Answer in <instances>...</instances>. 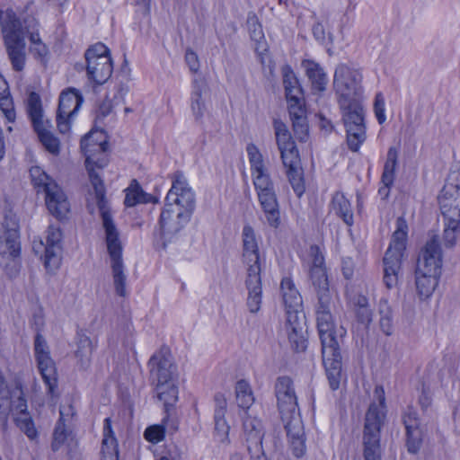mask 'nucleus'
<instances>
[{"instance_id": "nucleus-1", "label": "nucleus", "mask_w": 460, "mask_h": 460, "mask_svg": "<svg viewBox=\"0 0 460 460\" xmlns=\"http://www.w3.org/2000/svg\"><path fill=\"white\" fill-rule=\"evenodd\" d=\"M107 147L106 136L102 130H93L81 140V148L86 156V168L93 188V193L89 194L87 207L92 214L94 212L95 206L100 211L115 292L119 296H126L127 274L122 259V243L109 211L104 184L95 171V168L101 169L107 164Z\"/></svg>"}, {"instance_id": "nucleus-2", "label": "nucleus", "mask_w": 460, "mask_h": 460, "mask_svg": "<svg viewBox=\"0 0 460 460\" xmlns=\"http://www.w3.org/2000/svg\"><path fill=\"white\" fill-rule=\"evenodd\" d=\"M332 297L318 300L316 306V322L322 342L323 362L327 373L330 386L338 389L341 381V355L340 352L339 337L345 334V330L336 326L332 314Z\"/></svg>"}, {"instance_id": "nucleus-3", "label": "nucleus", "mask_w": 460, "mask_h": 460, "mask_svg": "<svg viewBox=\"0 0 460 460\" xmlns=\"http://www.w3.org/2000/svg\"><path fill=\"white\" fill-rule=\"evenodd\" d=\"M374 395L377 402L370 404L366 413L362 436L364 460H382L381 428L385 419V396L382 386H376Z\"/></svg>"}, {"instance_id": "nucleus-4", "label": "nucleus", "mask_w": 460, "mask_h": 460, "mask_svg": "<svg viewBox=\"0 0 460 460\" xmlns=\"http://www.w3.org/2000/svg\"><path fill=\"white\" fill-rule=\"evenodd\" d=\"M0 26L4 45L12 67L17 72L24 69L26 64L25 31L15 13L7 8L0 10Z\"/></svg>"}, {"instance_id": "nucleus-5", "label": "nucleus", "mask_w": 460, "mask_h": 460, "mask_svg": "<svg viewBox=\"0 0 460 460\" xmlns=\"http://www.w3.org/2000/svg\"><path fill=\"white\" fill-rule=\"evenodd\" d=\"M273 128L282 163L287 168L288 181L297 197H301L305 191V184L296 143L287 125L282 120L274 119Z\"/></svg>"}, {"instance_id": "nucleus-6", "label": "nucleus", "mask_w": 460, "mask_h": 460, "mask_svg": "<svg viewBox=\"0 0 460 460\" xmlns=\"http://www.w3.org/2000/svg\"><path fill=\"white\" fill-rule=\"evenodd\" d=\"M32 184L38 191L45 193V203L51 215L58 219L66 217L70 212V203L62 188L40 166L30 170Z\"/></svg>"}, {"instance_id": "nucleus-7", "label": "nucleus", "mask_w": 460, "mask_h": 460, "mask_svg": "<svg viewBox=\"0 0 460 460\" xmlns=\"http://www.w3.org/2000/svg\"><path fill=\"white\" fill-rule=\"evenodd\" d=\"M408 225L402 217L396 220L389 247L384 257V282L387 288H396L399 283V273L402 261L406 249Z\"/></svg>"}, {"instance_id": "nucleus-8", "label": "nucleus", "mask_w": 460, "mask_h": 460, "mask_svg": "<svg viewBox=\"0 0 460 460\" xmlns=\"http://www.w3.org/2000/svg\"><path fill=\"white\" fill-rule=\"evenodd\" d=\"M362 75L356 69L346 64L337 66L333 87L338 96L340 106L348 105L349 101L358 100L362 94Z\"/></svg>"}, {"instance_id": "nucleus-9", "label": "nucleus", "mask_w": 460, "mask_h": 460, "mask_svg": "<svg viewBox=\"0 0 460 460\" xmlns=\"http://www.w3.org/2000/svg\"><path fill=\"white\" fill-rule=\"evenodd\" d=\"M62 239L60 227L50 225L45 233L44 240L39 239L33 242V251L36 253H43L44 266L49 272H55L61 265Z\"/></svg>"}, {"instance_id": "nucleus-10", "label": "nucleus", "mask_w": 460, "mask_h": 460, "mask_svg": "<svg viewBox=\"0 0 460 460\" xmlns=\"http://www.w3.org/2000/svg\"><path fill=\"white\" fill-rule=\"evenodd\" d=\"M84 57L88 78L97 84H104L111 77L113 70L109 49L99 42L90 47Z\"/></svg>"}, {"instance_id": "nucleus-11", "label": "nucleus", "mask_w": 460, "mask_h": 460, "mask_svg": "<svg viewBox=\"0 0 460 460\" xmlns=\"http://www.w3.org/2000/svg\"><path fill=\"white\" fill-rule=\"evenodd\" d=\"M20 250L17 218L14 215H6L0 222V263L7 265L10 261L16 267Z\"/></svg>"}, {"instance_id": "nucleus-12", "label": "nucleus", "mask_w": 460, "mask_h": 460, "mask_svg": "<svg viewBox=\"0 0 460 460\" xmlns=\"http://www.w3.org/2000/svg\"><path fill=\"white\" fill-rule=\"evenodd\" d=\"M190 218V215L179 210V208L164 205L159 221L160 238L164 249L178 240L181 231Z\"/></svg>"}, {"instance_id": "nucleus-13", "label": "nucleus", "mask_w": 460, "mask_h": 460, "mask_svg": "<svg viewBox=\"0 0 460 460\" xmlns=\"http://www.w3.org/2000/svg\"><path fill=\"white\" fill-rule=\"evenodd\" d=\"M165 205L179 208L191 216L195 208V194L183 173L176 172L172 176V184L169 190Z\"/></svg>"}, {"instance_id": "nucleus-14", "label": "nucleus", "mask_w": 460, "mask_h": 460, "mask_svg": "<svg viewBox=\"0 0 460 460\" xmlns=\"http://www.w3.org/2000/svg\"><path fill=\"white\" fill-rule=\"evenodd\" d=\"M444 219L460 220V171H451L438 197Z\"/></svg>"}, {"instance_id": "nucleus-15", "label": "nucleus", "mask_w": 460, "mask_h": 460, "mask_svg": "<svg viewBox=\"0 0 460 460\" xmlns=\"http://www.w3.org/2000/svg\"><path fill=\"white\" fill-rule=\"evenodd\" d=\"M275 391L283 422L300 418L292 380L288 376L278 378Z\"/></svg>"}, {"instance_id": "nucleus-16", "label": "nucleus", "mask_w": 460, "mask_h": 460, "mask_svg": "<svg viewBox=\"0 0 460 460\" xmlns=\"http://www.w3.org/2000/svg\"><path fill=\"white\" fill-rule=\"evenodd\" d=\"M310 256L312 258V265L309 269V278L316 291L318 300H325L332 297L324 257L318 246H311Z\"/></svg>"}, {"instance_id": "nucleus-17", "label": "nucleus", "mask_w": 460, "mask_h": 460, "mask_svg": "<svg viewBox=\"0 0 460 460\" xmlns=\"http://www.w3.org/2000/svg\"><path fill=\"white\" fill-rule=\"evenodd\" d=\"M83 102V97L75 89L62 92L57 115L58 128L60 133L70 129V119L78 111Z\"/></svg>"}, {"instance_id": "nucleus-18", "label": "nucleus", "mask_w": 460, "mask_h": 460, "mask_svg": "<svg viewBox=\"0 0 460 460\" xmlns=\"http://www.w3.org/2000/svg\"><path fill=\"white\" fill-rule=\"evenodd\" d=\"M148 365L151 377L156 384H165L174 380L176 367L167 349H162L154 354L149 359Z\"/></svg>"}, {"instance_id": "nucleus-19", "label": "nucleus", "mask_w": 460, "mask_h": 460, "mask_svg": "<svg viewBox=\"0 0 460 460\" xmlns=\"http://www.w3.org/2000/svg\"><path fill=\"white\" fill-rule=\"evenodd\" d=\"M442 252L438 236H432L423 248L417 263L416 270L440 275Z\"/></svg>"}, {"instance_id": "nucleus-20", "label": "nucleus", "mask_w": 460, "mask_h": 460, "mask_svg": "<svg viewBox=\"0 0 460 460\" xmlns=\"http://www.w3.org/2000/svg\"><path fill=\"white\" fill-rule=\"evenodd\" d=\"M208 87L204 79H194L190 93V111L195 121L201 123L208 111Z\"/></svg>"}, {"instance_id": "nucleus-21", "label": "nucleus", "mask_w": 460, "mask_h": 460, "mask_svg": "<svg viewBox=\"0 0 460 460\" xmlns=\"http://www.w3.org/2000/svg\"><path fill=\"white\" fill-rule=\"evenodd\" d=\"M280 291L288 317L291 314L303 315L301 312L302 296L289 278H284L280 283Z\"/></svg>"}, {"instance_id": "nucleus-22", "label": "nucleus", "mask_w": 460, "mask_h": 460, "mask_svg": "<svg viewBox=\"0 0 460 460\" xmlns=\"http://www.w3.org/2000/svg\"><path fill=\"white\" fill-rule=\"evenodd\" d=\"M214 436L219 442H228L230 426L226 419L227 402L223 394L215 396Z\"/></svg>"}, {"instance_id": "nucleus-23", "label": "nucleus", "mask_w": 460, "mask_h": 460, "mask_svg": "<svg viewBox=\"0 0 460 460\" xmlns=\"http://www.w3.org/2000/svg\"><path fill=\"white\" fill-rule=\"evenodd\" d=\"M304 315L291 314L287 317V332L289 342L296 351L306 348Z\"/></svg>"}, {"instance_id": "nucleus-24", "label": "nucleus", "mask_w": 460, "mask_h": 460, "mask_svg": "<svg viewBox=\"0 0 460 460\" xmlns=\"http://www.w3.org/2000/svg\"><path fill=\"white\" fill-rule=\"evenodd\" d=\"M284 423L294 455L296 457L304 456L305 452V438L301 418H296Z\"/></svg>"}, {"instance_id": "nucleus-25", "label": "nucleus", "mask_w": 460, "mask_h": 460, "mask_svg": "<svg viewBox=\"0 0 460 460\" xmlns=\"http://www.w3.org/2000/svg\"><path fill=\"white\" fill-rule=\"evenodd\" d=\"M407 432V446L411 453H416L420 444V420L412 409H408L402 417Z\"/></svg>"}, {"instance_id": "nucleus-26", "label": "nucleus", "mask_w": 460, "mask_h": 460, "mask_svg": "<svg viewBox=\"0 0 460 460\" xmlns=\"http://www.w3.org/2000/svg\"><path fill=\"white\" fill-rule=\"evenodd\" d=\"M259 201L265 213L268 224L274 228L280 225V213L274 190L258 193Z\"/></svg>"}, {"instance_id": "nucleus-27", "label": "nucleus", "mask_w": 460, "mask_h": 460, "mask_svg": "<svg viewBox=\"0 0 460 460\" xmlns=\"http://www.w3.org/2000/svg\"><path fill=\"white\" fill-rule=\"evenodd\" d=\"M247 26L251 39L255 42V51L261 63H264V57L268 53L269 46L265 40L262 26L255 14H250L247 18Z\"/></svg>"}, {"instance_id": "nucleus-28", "label": "nucleus", "mask_w": 460, "mask_h": 460, "mask_svg": "<svg viewBox=\"0 0 460 460\" xmlns=\"http://www.w3.org/2000/svg\"><path fill=\"white\" fill-rule=\"evenodd\" d=\"M23 30L25 31V36H28L31 46V51L36 57V58L40 59V61L45 62L46 58L49 54V49L47 46L41 41L37 26L38 23L34 19L25 20L23 22Z\"/></svg>"}, {"instance_id": "nucleus-29", "label": "nucleus", "mask_w": 460, "mask_h": 460, "mask_svg": "<svg viewBox=\"0 0 460 460\" xmlns=\"http://www.w3.org/2000/svg\"><path fill=\"white\" fill-rule=\"evenodd\" d=\"M38 370L48 388V393L54 396L58 387V371L52 357L36 361Z\"/></svg>"}, {"instance_id": "nucleus-30", "label": "nucleus", "mask_w": 460, "mask_h": 460, "mask_svg": "<svg viewBox=\"0 0 460 460\" xmlns=\"http://www.w3.org/2000/svg\"><path fill=\"white\" fill-rule=\"evenodd\" d=\"M348 102V105L340 106L342 111V118L346 129L365 126L364 109L359 102V99Z\"/></svg>"}, {"instance_id": "nucleus-31", "label": "nucleus", "mask_w": 460, "mask_h": 460, "mask_svg": "<svg viewBox=\"0 0 460 460\" xmlns=\"http://www.w3.org/2000/svg\"><path fill=\"white\" fill-rule=\"evenodd\" d=\"M302 66L312 84L314 92H323L326 89L327 77L320 65L313 60H304Z\"/></svg>"}, {"instance_id": "nucleus-32", "label": "nucleus", "mask_w": 460, "mask_h": 460, "mask_svg": "<svg viewBox=\"0 0 460 460\" xmlns=\"http://www.w3.org/2000/svg\"><path fill=\"white\" fill-rule=\"evenodd\" d=\"M243 428L247 443L262 441L263 427L261 420L252 411H245L243 416Z\"/></svg>"}, {"instance_id": "nucleus-33", "label": "nucleus", "mask_w": 460, "mask_h": 460, "mask_svg": "<svg viewBox=\"0 0 460 460\" xmlns=\"http://www.w3.org/2000/svg\"><path fill=\"white\" fill-rule=\"evenodd\" d=\"M102 457V460H119L118 444L109 418L104 420Z\"/></svg>"}, {"instance_id": "nucleus-34", "label": "nucleus", "mask_w": 460, "mask_h": 460, "mask_svg": "<svg viewBox=\"0 0 460 460\" xmlns=\"http://www.w3.org/2000/svg\"><path fill=\"white\" fill-rule=\"evenodd\" d=\"M416 290L421 299L429 298L438 286L440 275L416 270Z\"/></svg>"}, {"instance_id": "nucleus-35", "label": "nucleus", "mask_w": 460, "mask_h": 460, "mask_svg": "<svg viewBox=\"0 0 460 460\" xmlns=\"http://www.w3.org/2000/svg\"><path fill=\"white\" fill-rule=\"evenodd\" d=\"M242 261L246 270L245 281L256 284V281H261V272L264 258L260 254H242Z\"/></svg>"}, {"instance_id": "nucleus-36", "label": "nucleus", "mask_w": 460, "mask_h": 460, "mask_svg": "<svg viewBox=\"0 0 460 460\" xmlns=\"http://www.w3.org/2000/svg\"><path fill=\"white\" fill-rule=\"evenodd\" d=\"M27 111L34 129L49 124V121L44 119L40 98L36 93H30L27 102Z\"/></svg>"}, {"instance_id": "nucleus-37", "label": "nucleus", "mask_w": 460, "mask_h": 460, "mask_svg": "<svg viewBox=\"0 0 460 460\" xmlns=\"http://www.w3.org/2000/svg\"><path fill=\"white\" fill-rule=\"evenodd\" d=\"M235 400L240 408L249 411L255 398L250 384L244 380H238L234 386Z\"/></svg>"}, {"instance_id": "nucleus-38", "label": "nucleus", "mask_w": 460, "mask_h": 460, "mask_svg": "<svg viewBox=\"0 0 460 460\" xmlns=\"http://www.w3.org/2000/svg\"><path fill=\"white\" fill-rule=\"evenodd\" d=\"M332 210L348 225L353 224V214L350 203L341 192H336L332 200Z\"/></svg>"}, {"instance_id": "nucleus-39", "label": "nucleus", "mask_w": 460, "mask_h": 460, "mask_svg": "<svg viewBox=\"0 0 460 460\" xmlns=\"http://www.w3.org/2000/svg\"><path fill=\"white\" fill-rule=\"evenodd\" d=\"M155 389L158 399L164 402L166 410L168 406L173 405L178 400V387L175 385V380L165 384H156Z\"/></svg>"}, {"instance_id": "nucleus-40", "label": "nucleus", "mask_w": 460, "mask_h": 460, "mask_svg": "<svg viewBox=\"0 0 460 460\" xmlns=\"http://www.w3.org/2000/svg\"><path fill=\"white\" fill-rule=\"evenodd\" d=\"M259 239L254 229L246 225L242 231V254H260Z\"/></svg>"}, {"instance_id": "nucleus-41", "label": "nucleus", "mask_w": 460, "mask_h": 460, "mask_svg": "<svg viewBox=\"0 0 460 460\" xmlns=\"http://www.w3.org/2000/svg\"><path fill=\"white\" fill-rule=\"evenodd\" d=\"M281 73L286 98L303 95L302 88L292 68L289 66H284L281 69Z\"/></svg>"}, {"instance_id": "nucleus-42", "label": "nucleus", "mask_w": 460, "mask_h": 460, "mask_svg": "<svg viewBox=\"0 0 460 460\" xmlns=\"http://www.w3.org/2000/svg\"><path fill=\"white\" fill-rule=\"evenodd\" d=\"M93 350V342L89 337L84 336L79 339L75 357L82 368L86 369L89 367Z\"/></svg>"}, {"instance_id": "nucleus-43", "label": "nucleus", "mask_w": 460, "mask_h": 460, "mask_svg": "<svg viewBox=\"0 0 460 460\" xmlns=\"http://www.w3.org/2000/svg\"><path fill=\"white\" fill-rule=\"evenodd\" d=\"M60 419L58 421L56 428L53 433V441L51 443V447L54 451H58L61 448L70 438V433L66 430L64 424V417L66 415V409L61 408L60 411Z\"/></svg>"}, {"instance_id": "nucleus-44", "label": "nucleus", "mask_w": 460, "mask_h": 460, "mask_svg": "<svg viewBox=\"0 0 460 460\" xmlns=\"http://www.w3.org/2000/svg\"><path fill=\"white\" fill-rule=\"evenodd\" d=\"M398 152L395 147H390L387 152V158L384 166L382 174V183L385 185H393L395 170L397 167Z\"/></svg>"}, {"instance_id": "nucleus-45", "label": "nucleus", "mask_w": 460, "mask_h": 460, "mask_svg": "<svg viewBox=\"0 0 460 460\" xmlns=\"http://www.w3.org/2000/svg\"><path fill=\"white\" fill-rule=\"evenodd\" d=\"M245 285L248 289L247 306L252 314H256L259 312L261 305V281H256V284L245 281Z\"/></svg>"}, {"instance_id": "nucleus-46", "label": "nucleus", "mask_w": 460, "mask_h": 460, "mask_svg": "<svg viewBox=\"0 0 460 460\" xmlns=\"http://www.w3.org/2000/svg\"><path fill=\"white\" fill-rule=\"evenodd\" d=\"M49 125L46 124L40 127V128H35V131L46 150L53 155H58L60 150L59 140L49 132Z\"/></svg>"}, {"instance_id": "nucleus-47", "label": "nucleus", "mask_w": 460, "mask_h": 460, "mask_svg": "<svg viewBox=\"0 0 460 460\" xmlns=\"http://www.w3.org/2000/svg\"><path fill=\"white\" fill-rule=\"evenodd\" d=\"M288 108L291 120H301L306 119L305 101L303 95H296L287 98Z\"/></svg>"}, {"instance_id": "nucleus-48", "label": "nucleus", "mask_w": 460, "mask_h": 460, "mask_svg": "<svg viewBox=\"0 0 460 460\" xmlns=\"http://www.w3.org/2000/svg\"><path fill=\"white\" fill-rule=\"evenodd\" d=\"M247 154L249 156V162L251 164L252 175L267 172V169L264 164L263 156L255 145H248Z\"/></svg>"}, {"instance_id": "nucleus-49", "label": "nucleus", "mask_w": 460, "mask_h": 460, "mask_svg": "<svg viewBox=\"0 0 460 460\" xmlns=\"http://www.w3.org/2000/svg\"><path fill=\"white\" fill-rule=\"evenodd\" d=\"M346 131L349 148L353 152H357L366 140V127L359 126L358 128H347Z\"/></svg>"}, {"instance_id": "nucleus-50", "label": "nucleus", "mask_w": 460, "mask_h": 460, "mask_svg": "<svg viewBox=\"0 0 460 460\" xmlns=\"http://www.w3.org/2000/svg\"><path fill=\"white\" fill-rule=\"evenodd\" d=\"M17 427L29 439L35 440L38 438V430L29 413H22L15 418Z\"/></svg>"}, {"instance_id": "nucleus-51", "label": "nucleus", "mask_w": 460, "mask_h": 460, "mask_svg": "<svg viewBox=\"0 0 460 460\" xmlns=\"http://www.w3.org/2000/svg\"><path fill=\"white\" fill-rule=\"evenodd\" d=\"M380 327L384 333L390 335L392 333V309L386 299H382L379 303Z\"/></svg>"}, {"instance_id": "nucleus-52", "label": "nucleus", "mask_w": 460, "mask_h": 460, "mask_svg": "<svg viewBox=\"0 0 460 460\" xmlns=\"http://www.w3.org/2000/svg\"><path fill=\"white\" fill-rule=\"evenodd\" d=\"M9 398L12 403V407L10 408L9 411H16L18 412V415L27 413V402L23 397V393L20 383L16 384V387L14 390L12 391L11 394L9 395Z\"/></svg>"}, {"instance_id": "nucleus-53", "label": "nucleus", "mask_w": 460, "mask_h": 460, "mask_svg": "<svg viewBox=\"0 0 460 460\" xmlns=\"http://www.w3.org/2000/svg\"><path fill=\"white\" fill-rule=\"evenodd\" d=\"M460 220L445 219V229L443 234V241L447 247H452L455 245L457 234L459 231Z\"/></svg>"}, {"instance_id": "nucleus-54", "label": "nucleus", "mask_w": 460, "mask_h": 460, "mask_svg": "<svg viewBox=\"0 0 460 460\" xmlns=\"http://www.w3.org/2000/svg\"><path fill=\"white\" fill-rule=\"evenodd\" d=\"M33 351L35 361L51 357L48 341L43 337V335L39 332L35 335L34 338Z\"/></svg>"}, {"instance_id": "nucleus-55", "label": "nucleus", "mask_w": 460, "mask_h": 460, "mask_svg": "<svg viewBox=\"0 0 460 460\" xmlns=\"http://www.w3.org/2000/svg\"><path fill=\"white\" fill-rule=\"evenodd\" d=\"M125 205L133 207L137 203L145 202L143 191L136 181H133L126 190Z\"/></svg>"}, {"instance_id": "nucleus-56", "label": "nucleus", "mask_w": 460, "mask_h": 460, "mask_svg": "<svg viewBox=\"0 0 460 460\" xmlns=\"http://www.w3.org/2000/svg\"><path fill=\"white\" fill-rule=\"evenodd\" d=\"M9 90V88L7 89ZM0 110L8 122H13L16 119V113L12 97L9 91L0 94Z\"/></svg>"}, {"instance_id": "nucleus-57", "label": "nucleus", "mask_w": 460, "mask_h": 460, "mask_svg": "<svg viewBox=\"0 0 460 460\" xmlns=\"http://www.w3.org/2000/svg\"><path fill=\"white\" fill-rule=\"evenodd\" d=\"M10 392L5 378L2 372H0V414L7 415L12 403L10 402Z\"/></svg>"}, {"instance_id": "nucleus-58", "label": "nucleus", "mask_w": 460, "mask_h": 460, "mask_svg": "<svg viewBox=\"0 0 460 460\" xmlns=\"http://www.w3.org/2000/svg\"><path fill=\"white\" fill-rule=\"evenodd\" d=\"M126 94V90L123 87H119L118 89L117 95L114 96L113 100H105L99 108V113L102 117L108 116L110 113H111L113 106L119 105L120 102H123L124 96Z\"/></svg>"}, {"instance_id": "nucleus-59", "label": "nucleus", "mask_w": 460, "mask_h": 460, "mask_svg": "<svg viewBox=\"0 0 460 460\" xmlns=\"http://www.w3.org/2000/svg\"><path fill=\"white\" fill-rule=\"evenodd\" d=\"M253 184L258 193L273 189L272 181L268 172L252 175Z\"/></svg>"}, {"instance_id": "nucleus-60", "label": "nucleus", "mask_w": 460, "mask_h": 460, "mask_svg": "<svg viewBox=\"0 0 460 460\" xmlns=\"http://www.w3.org/2000/svg\"><path fill=\"white\" fill-rule=\"evenodd\" d=\"M165 429L164 425H153L145 430V438L154 444L164 438Z\"/></svg>"}, {"instance_id": "nucleus-61", "label": "nucleus", "mask_w": 460, "mask_h": 460, "mask_svg": "<svg viewBox=\"0 0 460 460\" xmlns=\"http://www.w3.org/2000/svg\"><path fill=\"white\" fill-rule=\"evenodd\" d=\"M385 102L382 93H377L374 102V112L379 124H383L385 119Z\"/></svg>"}, {"instance_id": "nucleus-62", "label": "nucleus", "mask_w": 460, "mask_h": 460, "mask_svg": "<svg viewBox=\"0 0 460 460\" xmlns=\"http://www.w3.org/2000/svg\"><path fill=\"white\" fill-rule=\"evenodd\" d=\"M293 130L296 138L300 141H306L308 138V125L306 119L293 120Z\"/></svg>"}, {"instance_id": "nucleus-63", "label": "nucleus", "mask_w": 460, "mask_h": 460, "mask_svg": "<svg viewBox=\"0 0 460 460\" xmlns=\"http://www.w3.org/2000/svg\"><path fill=\"white\" fill-rule=\"evenodd\" d=\"M261 442L262 441H255L247 443L251 460H267L261 447Z\"/></svg>"}, {"instance_id": "nucleus-64", "label": "nucleus", "mask_w": 460, "mask_h": 460, "mask_svg": "<svg viewBox=\"0 0 460 460\" xmlns=\"http://www.w3.org/2000/svg\"><path fill=\"white\" fill-rule=\"evenodd\" d=\"M185 61L192 73H197L199 69V60L196 52L188 49L185 53Z\"/></svg>"}]
</instances>
